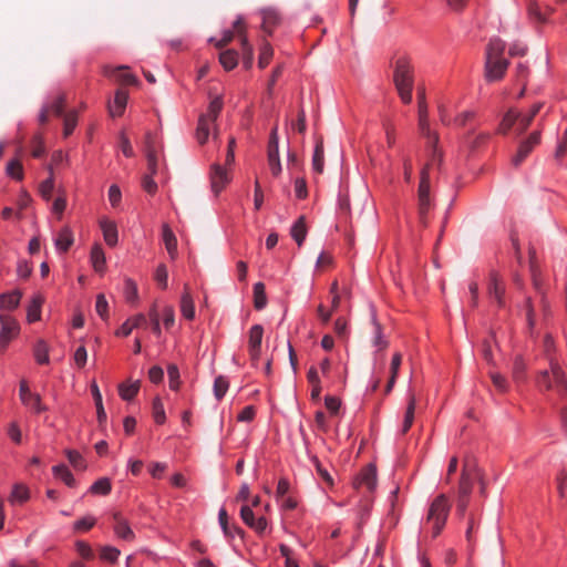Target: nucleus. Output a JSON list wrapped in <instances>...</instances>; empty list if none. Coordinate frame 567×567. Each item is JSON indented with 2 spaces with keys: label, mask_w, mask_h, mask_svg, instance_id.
Masks as SVG:
<instances>
[{
  "label": "nucleus",
  "mask_w": 567,
  "mask_h": 567,
  "mask_svg": "<svg viewBox=\"0 0 567 567\" xmlns=\"http://www.w3.org/2000/svg\"><path fill=\"white\" fill-rule=\"evenodd\" d=\"M393 83L401 101L404 104H410L414 85V69L405 55L398 56L393 62Z\"/></svg>",
  "instance_id": "nucleus-1"
},
{
  "label": "nucleus",
  "mask_w": 567,
  "mask_h": 567,
  "mask_svg": "<svg viewBox=\"0 0 567 567\" xmlns=\"http://www.w3.org/2000/svg\"><path fill=\"white\" fill-rule=\"evenodd\" d=\"M506 44L502 39H491L485 54V78L487 81H498L504 76L509 65L503 56Z\"/></svg>",
  "instance_id": "nucleus-2"
},
{
  "label": "nucleus",
  "mask_w": 567,
  "mask_h": 567,
  "mask_svg": "<svg viewBox=\"0 0 567 567\" xmlns=\"http://www.w3.org/2000/svg\"><path fill=\"white\" fill-rule=\"evenodd\" d=\"M536 384L540 391H554L561 399L567 396V377L556 358H549V368L538 373Z\"/></svg>",
  "instance_id": "nucleus-3"
},
{
  "label": "nucleus",
  "mask_w": 567,
  "mask_h": 567,
  "mask_svg": "<svg viewBox=\"0 0 567 567\" xmlns=\"http://www.w3.org/2000/svg\"><path fill=\"white\" fill-rule=\"evenodd\" d=\"M451 511L446 495L440 494L430 504L425 524L431 527L432 537H437L443 530Z\"/></svg>",
  "instance_id": "nucleus-4"
},
{
  "label": "nucleus",
  "mask_w": 567,
  "mask_h": 567,
  "mask_svg": "<svg viewBox=\"0 0 567 567\" xmlns=\"http://www.w3.org/2000/svg\"><path fill=\"white\" fill-rule=\"evenodd\" d=\"M223 109V100L220 96L214 97L205 114H202L198 120L196 130V137L199 144H205L208 140L212 128L216 130V121ZM214 137H217V131H215Z\"/></svg>",
  "instance_id": "nucleus-5"
},
{
  "label": "nucleus",
  "mask_w": 567,
  "mask_h": 567,
  "mask_svg": "<svg viewBox=\"0 0 567 567\" xmlns=\"http://www.w3.org/2000/svg\"><path fill=\"white\" fill-rule=\"evenodd\" d=\"M430 163L421 171V179L417 189V210L420 223L427 226V214L432 208V199L430 195Z\"/></svg>",
  "instance_id": "nucleus-6"
},
{
  "label": "nucleus",
  "mask_w": 567,
  "mask_h": 567,
  "mask_svg": "<svg viewBox=\"0 0 567 567\" xmlns=\"http://www.w3.org/2000/svg\"><path fill=\"white\" fill-rule=\"evenodd\" d=\"M0 351H4L10 341L18 336L19 324L16 319L4 313H0Z\"/></svg>",
  "instance_id": "nucleus-7"
},
{
  "label": "nucleus",
  "mask_w": 567,
  "mask_h": 567,
  "mask_svg": "<svg viewBox=\"0 0 567 567\" xmlns=\"http://www.w3.org/2000/svg\"><path fill=\"white\" fill-rule=\"evenodd\" d=\"M264 328L260 324H254L248 333V352L254 365L257 364L261 353V342Z\"/></svg>",
  "instance_id": "nucleus-8"
},
{
  "label": "nucleus",
  "mask_w": 567,
  "mask_h": 567,
  "mask_svg": "<svg viewBox=\"0 0 567 567\" xmlns=\"http://www.w3.org/2000/svg\"><path fill=\"white\" fill-rule=\"evenodd\" d=\"M540 142V133L538 131L533 132L525 141H523L517 150L516 155L512 158L514 166H519L525 158L529 155L533 148Z\"/></svg>",
  "instance_id": "nucleus-9"
},
{
  "label": "nucleus",
  "mask_w": 567,
  "mask_h": 567,
  "mask_svg": "<svg viewBox=\"0 0 567 567\" xmlns=\"http://www.w3.org/2000/svg\"><path fill=\"white\" fill-rule=\"evenodd\" d=\"M367 487L368 491L372 492L377 486V468L373 464H368L353 481V487L359 489Z\"/></svg>",
  "instance_id": "nucleus-10"
},
{
  "label": "nucleus",
  "mask_w": 567,
  "mask_h": 567,
  "mask_svg": "<svg viewBox=\"0 0 567 567\" xmlns=\"http://www.w3.org/2000/svg\"><path fill=\"white\" fill-rule=\"evenodd\" d=\"M104 74L106 76L114 78L121 84H131L138 85V79L130 72V68L127 65H120L116 68L105 66Z\"/></svg>",
  "instance_id": "nucleus-11"
},
{
  "label": "nucleus",
  "mask_w": 567,
  "mask_h": 567,
  "mask_svg": "<svg viewBox=\"0 0 567 567\" xmlns=\"http://www.w3.org/2000/svg\"><path fill=\"white\" fill-rule=\"evenodd\" d=\"M240 517L247 526L252 528L259 535L265 533L268 525L267 519L264 516L255 518V514L248 505L241 506Z\"/></svg>",
  "instance_id": "nucleus-12"
},
{
  "label": "nucleus",
  "mask_w": 567,
  "mask_h": 567,
  "mask_svg": "<svg viewBox=\"0 0 567 567\" xmlns=\"http://www.w3.org/2000/svg\"><path fill=\"white\" fill-rule=\"evenodd\" d=\"M212 189L217 195L230 182V176L225 167L220 164H214L210 173Z\"/></svg>",
  "instance_id": "nucleus-13"
},
{
  "label": "nucleus",
  "mask_w": 567,
  "mask_h": 567,
  "mask_svg": "<svg viewBox=\"0 0 567 567\" xmlns=\"http://www.w3.org/2000/svg\"><path fill=\"white\" fill-rule=\"evenodd\" d=\"M65 96L63 94H59L52 102L45 104L42 107L39 114V123L44 125L48 122L49 115L51 113L55 114L56 116H61L63 114Z\"/></svg>",
  "instance_id": "nucleus-14"
},
{
  "label": "nucleus",
  "mask_w": 567,
  "mask_h": 567,
  "mask_svg": "<svg viewBox=\"0 0 567 567\" xmlns=\"http://www.w3.org/2000/svg\"><path fill=\"white\" fill-rule=\"evenodd\" d=\"M419 128L421 134L427 138L429 146L432 147V162L441 161V155L436 150V144L439 142V136L433 133L430 128L429 124V115L427 116H419Z\"/></svg>",
  "instance_id": "nucleus-15"
},
{
  "label": "nucleus",
  "mask_w": 567,
  "mask_h": 567,
  "mask_svg": "<svg viewBox=\"0 0 567 567\" xmlns=\"http://www.w3.org/2000/svg\"><path fill=\"white\" fill-rule=\"evenodd\" d=\"M476 476L477 474H475V470L470 468L468 465L465 464L462 471L458 485V495L462 498H468L470 494L472 493L473 481Z\"/></svg>",
  "instance_id": "nucleus-16"
},
{
  "label": "nucleus",
  "mask_w": 567,
  "mask_h": 567,
  "mask_svg": "<svg viewBox=\"0 0 567 567\" xmlns=\"http://www.w3.org/2000/svg\"><path fill=\"white\" fill-rule=\"evenodd\" d=\"M74 243L73 231L69 226H64L56 235L54 244L60 252H66Z\"/></svg>",
  "instance_id": "nucleus-17"
},
{
  "label": "nucleus",
  "mask_w": 567,
  "mask_h": 567,
  "mask_svg": "<svg viewBox=\"0 0 567 567\" xmlns=\"http://www.w3.org/2000/svg\"><path fill=\"white\" fill-rule=\"evenodd\" d=\"M128 94L126 91L118 89L115 92L113 104L109 103V112L113 117L121 116L127 104Z\"/></svg>",
  "instance_id": "nucleus-18"
},
{
  "label": "nucleus",
  "mask_w": 567,
  "mask_h": 567,
  "mask_svg": "<svg viewBox=\"0 0 567 567\" xmlns=\"http://www.w3.org/2000/svg\"><path fill=\"white\" fill-rule=\"evenodd\" d=\"M261 17H262V29L268 34L272 33V30L275 27H277L280 23V16L274 8H266L261 10Z\"/></svg>",
  "instance_id": "nucleus-19"
},
{
  "label": "nucleus",
  "mask_w": 567,
  "mask_h": 567,
  "mask_svg": "<svg viewBox=\"0 0 567 567\" xmlns=\"http://www.w3.org/2000/svg\"><path fill=\"white\" fill-rule=\"evenodd\" d=\"M113 519L115 534L124 540H133L134 533L128 526L127 522L118 513H114Z\"/></svg>",
  "instance_id": "nucleus-20"
},
{
  "label": "nucleus",
  "mask_w": 567,
  "mask_h": 567,
  "mask_svg": "<svg viewBox=\"0 0 567 567\" xmlns=\"http://www.w3.org/2000/svg\"><path fill=\"white\" fill-rule=\"evenodd\" d=\"M415 408H416V398L413 392L408 393V406L404 413V420L402 425V434H405L410 427L413 424L414 421V414H415Z\"/></svg>",
  "instance_id": "nucleus-21"
},
{
  "label": "nucleus",
  "mask_w": 567,
  "mask_h": 567,
  "mask_svg": "<svg viewBox=\"0 0 567 567\" xmlns=\"http://www.w3.org/2000/svg\"><path fill=\"white\" fill-rule=\"evenodd\" d=\"M100 227L103 231L105 243L111 247L115 246L117 244V228L115 223L102 218L100 220Z\"/></svg>",
  "instance_id": "nucleus-22"
},
{
  "label": "nucleus",
  "mask_w": 567,
  "mask_h": 567,
  "mask_svg": "<svg viewBox=\"0 0 567 567\" xmlns=\"http://www.w3.org/2000/svg\"><path fill=\"white\" fill-rule=\"evenodd\" d=\"M519 117L520 113L518 111L515 109H509L503 116L498 125L497 133L506 135L516 123L518 124Z\"/></svg>",
  "instance_id": "nucleus-23"
},
{
  "label": "nucleus",
  "mask_w": 567,
  "mask_h": 567,
  "mask_svg": "<svg viewBox=\"0 0 567 567\" xmlns=\"http://www.w3.org/2000/svg\"><path fill=\"white\" fill-rule=\"evenodd\" d=\"M162 237L167 252L172 258H175L177 255V239L167 224L162 227Z\"/></svg>",
  "instance_id": "nucleus-24"
},
{
  "label": "nucleus",
  "mask_w": 567,
  "mask_h": 567,
  "mask_svg": "<svg viewBox=\"0 0 567 567\" xmlns=\"http://www.w3.org/2000/svg\"><path fill=\"white\" fill-rule=\"evenodd\" d=\"M21 297L22 292L19 290L0 295V308L8 311L14 310L20 303Z\"/></svg>",
  "instance_id": "nucleus-25"
},
{
  "label": "nucleus",
  "mask_w": 567,
  "mask_h": 567,
  "mask_svg": "<svg viewBox=\"0 0 567 567\" xmlns=\"http://www.w3.org/2000/svg\"><path fill=\"white\" fill-rule=\"evenodd\" d=\"M181 311L182 315L188 320H192L195 317L194 301L187 285H185L184 293L181 298Z\"/></svg>",
  "instance_id": "nucleus-26"
},
{
  "label": "nucleus",
  "mask_w": 567,
  "mask_h": 567,
  "mask_svg": "<svg viewBox=\"0 0 567 567\" xmlns=\"http://www.w3.org/2000/svg\"><path fill=\"white\" fill-rule=\"evenodd\" d=\"M542 107H543V103L538 102L533 105V107L528 114L523 115L520 113V117L518 118V125L516 127L517 135L523 134L528 128V126L532 124L534 117L542 110Z\"/></svg>",
  "instance_id": "nucleus-27"
},
{
  "label": "nucleus",
  "mask_w": 567,
  "mask_h": 567,
  "mask_svg": "<svg viewBox=\"0 0 567 567\" xmlns=\"http://www.w3.org/2000/svg\"><path fill=\"white\" fill-rule=\"evenodd\" d=\"M489 138V133L481 132L476 134L475 132H468L465 136V143L471 151H476L485 145Z\"/></svg>",
  "instance_id": "nucleus-28"
},
{
  "label": "nucleus",
  "mask_w": 567,
  "mask_h": 567,
  "mask_svg": "<svg viewBox=\"0 0 567 567\" xmlns=\"http://www.w3.org/2000/svg\"><path fill=\"white\" fill-rule=\"evenodd\" d=\"M307 233L306 218L305 216H300L290 229V235L299 247L302 246Z\"/></svg>",
  "instance_id": "nucleus-29"
},
{
  "label": "nucleus",
  "mask_w": 567,
  "mask_h": 567,
  "mask_svg": "<svg viewBox=\"0 0 567 567\" xmlns=\"http://www.w3.org/2000/svg\"><path fill=\"white\" fill-rule=\"evenodd\" d=\"M402 364V354L400 352H395L392 357L390 364V378L385 388V393H390L395 384L399 369Z\"/></svg>",
  "instance_id": "nucleus-30"
},
{
  "label": "nucleus",
  "mask_w": 567,
  "mask_h": 567,
  "mask_svg": "<svg viewBox=\"0 0 567 567\" xmlns=\"http://www.w3.org/2000/svg\"><path fill=\"white\" fill-rule=\"evenodd\" d=\"M234 29L240 35L244 54L247 55L248 63H250L252 60L254 51H252V47L248 43V40H247L246 35L244 34L245 24H244V20L241 18H238L234 22Z\"/></svg>",
  "instance_id": "nucleus-31"
},
{
  "label": "nucleus",
  "mask_w": 567,
  "mask_h": 567,
  "mask_svg": "<svg viewBox=\"0 0 567 567\" xmlns=\"http://www.w3.org/2000/svg\"><path fill=\"white\" fill-rule=\"evenodd\" d=\"M91 392H92V395H93V399L95 402V406H96L97 421L100 424H103L106 422V413H105L103 402H102V394H101L99 386L95 382H93L91 384Z\"/></svg>",
  "instance_id": "nucleus-32"
},
{
  "label": "nucleus",
  "mask_w": 567,
  "mask_h": 567,
  "mask_svg": "<svg viewBox=\"0 0 567 567\" xmlns=\"http://www.w3.org/2000/svg\"><path fill=\"white\" fill-rule=\"evenodd\" d=\"M503 291L502 282L498 280L496 275H492L488 286V295L499 307L503 306Z\"/></svg>",
  "instance_id": "nucleus-33"
},
{
  "label": "nucleus",
  "mask_w": 567,
  "mask_h": 567,
  "mask_svg": "<svg viewBox=\"0 0 567 567\" xmlns=\"http://www.w3.org/2000/svg\"><path fill=\"white\" fill-rule=\"evenodd\" d=\"M43 303V298L38 295L34 296L30 305L27 309V318L29 322H34L40 320L41 318V306Z\"/></svg>",
  "instance_id": "nucleus-34"
},
{
  "label": "nucleus",
  "mask_w": 567,
  "mask_h": 567,
  "mask_svg": "<svg viewBox=\"0 0 567 567\" xmlns=\"http://www.w3.org/2000/svg\"><path fill=\"white\" fill-rule=\"evenodd\" d=\"M323 164H324L323 142H322V140H319L316 143L315 152H313V156H312L313 171L321 174L323 172Z\"/></svg>",
  "instance_id": "nucleus-35"
},
{
  "label": "nucleus",
  "mask_w": 567,
  "mask_h": 567,
  "mask_svg": "<svg viewBox=\"0 0 567 567\" xmlns=\"http://www.w3.org/2000/svg\"><path fill=\"white\" fill-rule=\"evenodd\" d=\"M21 402L34 413H42L48 410L41 401V396L38 393L32 392L30 396L24 398Z\"/></svg>",
  "instance_id": "nucleus-36"
},
{
  "label": "nucleus",
  "mask_w": 567,
  "mask_h": 567,
  "mask_svg": "<svg viewBox=\"0 0 567 567\" xmlns=\"http://www.w3.org/2000/svg\"><path fill=\"white\" fill-rule=\"evenodd\" d=\"M91 261L95 271L101 272L105 267V256L100 245H94L91 249Z\"/></svg>",
  "instance_id": "nucleus-37"
},
{
  "label": "nucleus",
  "mask_w": 567,
  "mask_h": 567,
  "mask_svg": "<svg viewBox=\"0 0 567 567\" xmlns=\"http://www.w3.org/2000/svg\"><path fill=\"white\" fill-rule=\"evenodd\" d=\"M527 1V12L530 20L536 23H546L547 18L546 14L540 11V8L536 0H526Z\"/></svg>",
  "instance_id": "nucleus-38"
},
{
  "label": "nucleus",
  "mask_w": 567,
  "mask_h": 567,
  "mask_svg": "<svg viewBox=\"0 0 567 567\" xmlns=\"http://www.w3.org/2000/svg\"><path fill=\"white\" fill-rule=\"evenodd\" d=\"M50 176L43 181L39 186L40 195L44 200H50L52 197V192L54 189V178H53V169L52 166L48 167Z\"/></svg>",
  "instance_id": "nucleus-39"
},
{
  "label": "nucleus",
  "mask_w": 567,
  "mask_h": 567,
  "mask_svg": "<svg viewBox=\"0 0 567 567\" xmlns=\"http://www.w3.org/2000/svg\"><path fill=\"white\" fill-rule=\"evenodd\" d=\"M219 62L225 70L230 71L238 64L237 52L234 50H226L219 54Z\"/></svg>",
  "instance_id": "nucleus-40"
},
{
  "label": "nucleus",
  "mask_w": 567,
  "mask_h": 567,
  "mask_svg": "<svg viewBox=\"0 0 567 567\" xmlns=\"http://www.w3.org/2000/svg\"><path fill=\"white\" fill-rule=\"evenodd\" d=\"M267 305V297L265 292V285L257 282L254 285V306L257 310H261Z\"/></svg>",
  "instance_id": "nucleus-41"
},
{
  "label": "nucleus",
  "mask_w": 567,
  "mask_h": 567,
  "mask_svg": "<svg viewBox=\"0 0 567 567\" xmlns=\"http://www.w3.org/2000/svg\"><path fill=\"white\" fill-rule=\"evenodd\" d=\"M33 354L39 364L49 363V347L47 342L39 340L34 346Z\"/></svg>",
  "instance_id": "nucleus-42"
},
{
  "label": "nucleus",
  "mask_w": 567,
  "mask_h": 567,
  "mask_svg": "<svg viewBox=\"0 0 567 567\" xmlns=\"http://www.w3.org/2000/svg\"><path fill=\"white\" fill-rule=\"evenodd\" d=\"M140 390V381H135L134 383L126 384L122 383L118 386L120 396L125 401H131Z\"/></svg>",
  "instance_id": "nucleus-43"
},
{
  "label": "nucleus",
  "mask_w": 567,
  "mask_h": 567,
  "mask_svg": "<svg viewBox=\"0 0 567 567\" xmlns=\"http://www.w3.org/2000/svg\"><path fill=\"white\" fill-rule=\"evenodd\" d=\"M54 476L62 480L68 486L73 487L75 485V480L70 472V470L61 464L53 467Z\"/></svg>",
  "instance_id": "nucleus-44"
},
{
  "label": "nucleus",
  "mask_w": 567,
  "mask_h": 567,
  "mask_svg": "<svg viewBox=\"0 0 567 567\" xmlns=\"http://www.w3.org/2000/svg\"><path fill=\"white\" fill-rule=\"evenodd\" d=\"M372 322L374 324V338H373V346L377 347L379 350H384L388 348L389 342L383 338L381 326L379 322H377L375 316H372Z\"/></svg>",
  "instance_id": "nucleus-45"
},
{
  "label": "nucleus",
  "mask_w": 567,
  "mask_h": 567,
  "mask_svg": "<svg viewBox=\"0 0 567 567\" xmlns=\"http://www.w3.org/2000/svg\"><path fill=\"white\" fill-rule=\"evenodd\" d=\"M29 498V489L22 484H16L10 495V502L23 503Z\"/></svg>",
  "instance_id": "nucleus-46"
},
{
  "label": "nucleus",
  "mask_w": 567,
  "mask_h": 567,
  "mask_svg": "<svg viewBox=\"0 0 567 567\" xmlns=\"http://www.w3.org/2000/svg\"><path fill=\"white\" fill-rule=\"evenodd\" d=\"M112 489L111 482L107 477L97 480L90 488L94 494L107 495Z\"/></svg>",
  "instance_id": "nucleus-47"
},
{
  "label": "nucleus",
  "mask_w": 567,
  "mask_h": 567,
  "mask_svg": "<svg viewBox=\"0 0 567 567\" xmlns=\"http://www.w3.org/2000/svg\"><path fill=\"white\" fill-rule=\"evenodd\" d=\"M76 123H78V115L75 112H69L68 114L64 115V120H63L64 137H68L73 133V131L76 126Z\"/></svg>",
  "instance_id": "nucleus-48"
},
{
  "label": "nucleus",
  "mask_w": 567,
  "mask_h": 567,
  "mask_svg": "<svg viewBox=\"0 0 567 567\" xmlns=\"http://www.w3.org/2000/svg\"><path fill=\"white\" fill-rule=\"evenodd\" d=\"M228 386H229V383H228V381L226 380L225 377L219 375V377H217L215 379V382H214V394H215V398L218 401L224 398L225 393L228 390Z\"/></svg>",
  "instance_id": "nucleus-49"
},
{
  "label": "nucleus",
  "mask_w": 567,
  "mask_h": 567,
  "mask_svg": "<svg viewBox=\"0 0 567 567\" xmlns=\"http://www.w3.org/2000/svg\"><path fill=\"white\" fill-rule=\"evenodd\" d=\"M153 417L157 424H163L166 420L164 405L159 398H155L152 404Z\"/></svg>",
  "instance_id": "nucleus-50"
},
{
  "label": "nucleus",
  "mask_w": 567,
  "mask_h": 567,
  "mask_svg": "<svg viewBox=\"0 0 567 567\" xmlns=\"http://www.w3.org/2000/svg\"><path fill=\"white\" fill-rule=\"evenodd\" d=\"M7 173L9 176L17 181H22L23 178V167L20 161L14 159L11 161L7 166Z\"/></svg>",
  "instance_id": "nucleus-51"
},
{
  "label": "nucleus",
  "mask_w": 567,
  "mask_h": 567,
  "mask_svg": "<svg viewBox=\"0 0 567 567\" xmlns=\"http://www.w3.org/2000/svg\"><path fill=\"white\" fill-rule=\"evenodd\" d=\"M272 54H274V50H272L271 45L269 43H265L260 49L259 61H258L259 68H261V69L266 68L269 64V62L272 58Z\"/></svg>",
  "instance_id": "nucleus-52"
},
{
  "label": "nucleus",
  "mask_w": 567,
  "mask_h": 567,
  "mask_svg": "<svg viewBox=\"0 0 567 567\" xmlns=\"http://www.w3.org/2000/svg\"><path fill=\"white\" fill-rule=\"evenodd\" d=\"M66 456L69 462L75 470L83 471L86 467L84 458L79 452L69 450L66 452Z\"/></svg>",
  "instance_id": "nucleus-53"
},
{
  "label": "nucleus",
  "mask_w": 567,
  "mask_h": 567,
  "mask_svg": "<svg viewBox=\"0 0 567 567\" xmlns=\"http://www.w3.org/2000/svg\"><path fill=\"white\" fill-rule=\"evenodd\" d=\"M124 295L128 302H134L137 300V286L130 278L125 280Z\"/></svg>",
  "instance_id": "nucleus-54"
},
{
  "label": "nucleus",
  "mask_w": 567,
  "mask_h": 567,
  "mask_svg": "<svg viewBox=\"0 0 567 567\" xmlns=\"http://www.w3.org/2000/svg\"><path fill=\"white\" fill-rule=\"evenodd\" d=\"M276 157H279L277 126L271 132L269 145H268V158H276Z\"/></svg>",
  "instance_id": "nucleus-55"
},
{
  "label": "nucleus",
  "mask_w": 567,
  "mask_h": 567,
  "mask_svg": "<svg viewBox=\"0 0 567 567\" xmlns=\"http://www.w3.org/2000/svg\"><path fill=\"white\" fill-rule=\"evenodd\" d=\"M109 303L103 293L96 296L95 310L102 319L107 318Z\"/></svg>",
  "instance_id": "nucleus-56"
},
{
  "label": "nucleus",
  "mask_w": 567,
  "mask_h": 567,
  "mask_svg": "<svg viewBox=\"0 0 567 567\" xmlns=\"http://www.w3.org/2000/svg\"><path fill=\"white\" fill-rule=\"evenodd\" d=\"M167 374L169 380V388L177 390L179 386V371L175 364H169L167 368Z\"/></svg>",
  "instance_id": "nucleus-57"
},
{
  "label": "nucleus",
  "mask_w": 567,
  "mask_h": 567,
  "mask_svg": "<svg viewBox=\"0 0 567 567\" xmlns=\"http://www.w3.org/2000/svg\"><path fill=\"white\" fill-rule=\"evenodd\" d=\"M155 280L161 286V288L166 289L168 272L165 265L161 264L155 271Z\"/></svg>",
  "instance_id": "nucleus-58"
},
{
  "label": "nucleus",
  "mask_w": 567,
  "mask_h": 567,
  "mask_svg": "<svg viewBox=\"0 0 567 567\" xmlns=\"http://www.w3.org/2000/svg\"><path fill=\"white\" fill-rule=\"evenodd\" d=\"M66 208V197L63 194H61L60 196H58L55 198V200L53 202V205H52V212L58 216V218L60 219L62 217V214L63 212L65 210Z\"/></svg>",
  "instance_id": "nucleus-59"
},
{
  "label": "nucleus",
  "mask_w": 567,
  "mask_h": 567,
  "mask_svg": "<svg viewBox=\"0 0 567 567\" xmlns=\"http://www.w3.org/2000/svg\"><path fill=\"white\" fill-rule=\"evenodd\" d=\"M120 148L126 157L134 156L132 144L124 132H121L120 134Z\"/></svg>",
  "instance_id": "nucleus-60"
},
{
  "label": "nucleus",
  "mask_w": 567,
  "mask_h": 567,
  "mask_svg": "<svg viewBox=\"0 0 567 567\" xmlns=\"http://www.w3.org/2000/svg\"><path fill=\"white\" fill-rule=\"evenodd\" d=\"M218 520H219L220 527H221L225 536L231 537L233 534H231L230 527L228 525V514L224 507L219 509Z\"/></svg>",
  "instance_id": "nucleus-61"
},
{
  "label": "nucleus",
  "mask_w": 567,
  "mask_h": 567,
  "mask_svg": "<svg viewBox=\"0 0 567 567\" xmlns=\"http://www.w3.org/2000/svg\"><path fill=\"white\" fill-rule=\"evenodd\" d=\"M120 556V550L115 547L105 546L101 550V558L114 563Z\"/></svg>",
  "instance_id": "nucleus-62"
},
{
  "label": "nucleus",
  "mask_w": 567,
  "mask_h": 567,
  "mask_svg": "<svg viewBox=\"0 0 567 567\" xmlns=\"http://www.w3.org/2000/svg\"><path fill=\"white\" fill-rule=\"evenodd\" d=\"M75 547H76V551L79 553V555L81 557H83L84 559L93 558V550L87 543H85L83 540H79V542H76Z\"/></svg>",
  "instance_id": "nucleus-63"
},
{
  "label": "nucleus",
  "mask_w": 567,
  "mask_h": 567,
  "mask_svg": "<svg viewBox=\"0 0 567 567\" xmlns=\"http://www.w3.org/2000/svg\"><path fill=\"white\" fill-rule=\"evenodd\" d=\"M95 524V519L93 517H83L74 523V529L78 532H85L91 529Z\"/></svg>",
  "instance_id": "nucleus-64"
}]
</instances>
